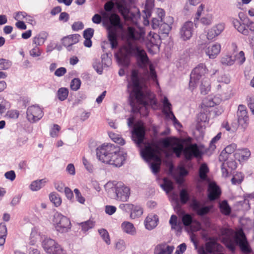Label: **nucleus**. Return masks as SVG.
Masks as SVG:
<instances>
[{
	"instance_id": "nucleus-50",
	"label": "nucleus",
	"mask_w": 254,
	"mask_h": 254,
	"mask_svg": "<svg viewBox=\"0 0 254 254\" xmlns=\"http://www.w3.org/2000/svg\"><path fill=\"white\" fill-rule=\"evenodd\" d=\"M235 60L229 55L223 56L221 60V63L224 65L230 66L234 64Z\"/></svg>"
},
{
	"instance_id": "nucleus-62",
	"label": "nucleus",
	"mask_w": 254,
	"mask_h": 254,
	"mask_svg": "<svg viewBox=\"0 0 254 254\" xmlns=\"http://www.w3.org/2000/svg\"><path fill=\"white\" fill-rule=\"evenodd\" d=\"M221 137V133H218L214 137H213L210 143V148L211 149L214 150L216 148L215 144L220 139Z\"/></svg>"
},
{
	"instance_id": "nucleus-49",
	"label": "nucleus",
	"mask_w": 254,
	"mask_h": 254,
	"mask_svg": "<svg viewBox=\"0 0 254 254\" xmlns=\"http://www.w3.org/2000/svg\"><path fill=\"white\" fill-rule=\"evenodd\" d=\"M169 223L173 229L179 230L180 228V224L178 222L177 216L172 215L170 219Z\"/></svg>"
},
{
	"instance_id": "nucleus-32",
	"label": "nucleus",
	"mask_w": 254,
	"mask_h": 254,
	"mask_svg": "<svg viewBox=\"0 0 254 254\" xmlns=\"http://www.w3.org/2000/svg\"><path fill=\"white\" fill-rule=\"evenodd\" d=\"M235 158L241 160H247L251 156V152L247 148H242L238 149L234 154Z\"/></svg>"
},
{
	"instance_id": "nucleus-63",
	"label": "nucleus",
	"mask_w": 254,
	"mask_h": 254,
	"mask_svg": "<svg viewBox=\"0 0 254 254\" xmlns=\"http://www.w3.org/2000/svg\"><path fill=\"white\" fill-rule=\"evenodd\" d=\"M4 177L6 179L12 182L15 179L16 174L14 171L10 170L5 173Z\"/></svg>"
},
{
	"instance_id": "nucleus-55",
	"label": "nucleus",
	"mask_w": 254,
	"mask_h": 254,
	"mask_svg": "<svg viewBox=\"0 0 254 254\" xmlns=\"http://www.w3.org/2000/svg\"><path fill=\"white\" fill-rule=\"evenodd\" d=\"M102 63L104 67H108L112 64L111 58L109 56L108 54H104L102 56Z\"/></svg>"
},
{
	"instance_id": "nucleus-31",
	"label": "nucleus",
	"mask_w": 254,
	"mask_h": 254,
	"mask_svg": "<svg viewBox=\"0 0 254 254\" xmlns=\"http://www.w3.org/2000/svg\"><path fill=\"white\" fill-rule=\"evenodd\" d=\"M121 228L124 232L128 235L134 236L136 234V229L133 224L130 222H123L121 224Z\"/></svg>"
},
{
	"instance_id": "nucleus-60",
	"label": "nucleus",
	"mask_w": 254,
	"mask_h": 254,
	"mask_svg": "<svg viewBox=\"0 0 254 254\" xmlns=\"http://www.w3.org/2000/svg\"><path fill=\"white\" fill-rule=\"evenodd\" d=\"M60 127L58 125H54L50 131V135L52 137L58 136L59 132L60 130Z\"/></svg>"
},
{
	"instance_id": "nucleus-48",
	"label": "nucleus",
	"mask_w": 254,
	"mask_h": 254,
	"mask_svg": "<svg viewBox=\"0 0 254 254\" xmlns=\"http://www.w3.org/2000/svg\"><path fill=\"white\" fill-rule=\"evenodd\" d=\"M244 178V176L242 173H237L231 179V182L233 185H239L243 182Z\"/></svg>"
},
{
	"instance_id": "nucleus-46",
	"label": "nucleus",
	"mask_w": 254,
	"mask_h": 254,
	"mask_svg": "<svg viewBox=\"0 0 254 254\" xmlns=\"http://www.w3.org/2000/svg\"><path fill=\"white\" fill-rule=\"evenodd\" d=\"M68 95V90L67 88L62 87L60 88L57 93L58 99L61 101L65 100Z\"/></svg>"
},
{
	"instance_id": "nucleus-39",
	"label": "nucleus",
	"mask_w": 254,
	"mask_h": 254,
	"mask_svg": "<svg viewBox=\"0 0 254 254\" xmlns=\"http://www.w3.org/2000/svg\"><path fill=\"white\" fill-rule=\"evenodd\" d=\"M79 225L81 227L82 231L86 232L94 227L95 222L93 220L90 219L79 223Z\"/></svg>"
},
{
	"instance_id": "nucleus-20",
	"label": "nucleus",
	"mask_w": 254,
	"mask_h": 254,
	"mask_svg": "<svg viewBox=\"0 0 254 254\" xmlns=\"http://www.w3.org/2000/svg\"><path fill=\"white\" fill-rule=\"evenodd\" d=\"M221 49V45L219 43H216L208 46H205L203 48V51L209 59H213L216 58L219 54Z\"/></svg>"
},
{
	"instance_id": "nucleus-53",
	"label": "nucleus",
	"mask_w": 254,
	"mask_h": 254,
	"mask_svg": "<svg viewBox=\"0 0 254 254\" xmlns=\"http://www.w3.org/2000/svg\"><path fill=\"white\" fill-rule=\"evenodd\" d=\"M11 66V62L6 59H0V70H6Z\"/></svg>"
},
{
	"instance_id": "nucleus-7",
	"label": "nucleus",
	"mask_w": 254,
	"mask_h": 254,
	"mask_svg": "<svg viewBox=\"0 0 254 254\" xmlns=\"http://www.w3.org/2000/svg\"><path fill=\"white\" fill-rule=\"evenodd\" d=\"M161 148L155 143H146L141 149V157L146 161L151 162L150 168L152 173L156 174L160 170L161 163Z\"/></svg>"
},
{
	"instance_id": "nucleus-45",
	"label": "nucleus",
	"mask_w": 254,
	"mask_h": 254,
	"mask_svg": "<svg viewBox=\"0 0 254 254\" xmlns=\"http://www.w3.org/2000/svg\"><path fill=\"white\" fill-rule=\"evenodd\" d=\"M200 22L204 25H210L213 21V15L212 13H207L202 16L200 19Z\"/></svg>"
},
{
	"instance_id": "nucleus-40",
	"label": "nucleus",
	"mask_w": 254,
	"mask_h": 254,
	"mask_svg": "<svg viewBox=\"0 0 254 254\" xmlns=\"http://www.w3.org/2000/svg\"><path fill=\"white\" fill-rule=\"evenodd\" d=\"M208 171L209 169L206 164H202L200 165L199 169V176L201 180H207V174Z\"/></svg>"
},
{
	"instance_id": "nucleus-58",
	"label": "nucleus",
	"mask_w": 254,
	"mask_h": 254,
	"mask_svg": "<svg viewBox=\"0 0 254 254\" xmlns=\"http://www.w3.org/2000/svg\"><path fill=\"white\" fill-rule=\"evenodd\" d=\"M189 194L185 189L182 190L180 192V199L183 203H186L189 200Z\"/></svg>"
},
{
	"instance_id": "nucleus-21",
	"label": "nucleus",
	"mask_w": 254,
	"mask_h": 254,
	"mask_svg": "<svg viewBox=\"0 0 254 254\" xmlns=\"http://www.w3.org/2000/svg\"><path fill=\"white\" fill-rule=\"evenodd\" d=\"M208 121L207 111L206 109L201 108L200 113L197 115L196 127L197 129L202 131L205 127V124Z\"/></svg>"
},
{
	"instance_id": "nucleus-30",
	"label": "nucleus",
	"mask_w": 254,
	"mask_h": 254,
	"mask_svg": "<svg viewBox=\"0 0 254 254\" xmlns=\"http://www.w3.org/2000/svg\"><path fill=\"white\" fill-rule=\"evenodd\" d=\"M80 37L78 34H73L64 37L62 39L63 44L65 47H69L78 42Z\"/></svg>"
},
{
	"instance_id": "nucleus-24",
	"label": "nucleus",
	"mask_w": 254,
	"mask_h": 254,
	"mask_svg": "<svg viewBox=\"0 0 254 254\" xmlns=\"http://www.w3.org/2000/svg\"><path fill=\"white\" fill-rule=\"evenodd\" d=\"M158 221L159 219L156 215L149 214L144 221L145 228L148 230L153 229L157 226Z\"/></svg>"
},
{
	"instance_id": "nucleus-25",
	"label": "nucleus",
	"mask_w": 254,
	"mask_h": 254,
	"mask_svg": "<svg viewBox=\"0 0 254 254\" xmlns=\"http://www.w3.org/2000/svg\"><path fill=\"white\" fill-rule=\"evenodd\" d=\"M237 145L235 143L227 146L223 150L219 156V159L221 162H226L228 159L229 156L236 150Z\"/></svg>"
},
{
	"instance_id": "nucleus-33",
	"label": "nucleus",
	"mask_w": 254,
	"mask_h": 254,
	"mask_svg": "<svg viewBox=\"0 0 254 254\" xmlns=\"http://www.w3.org/2000/svg\"><path fill=\"white\" fill-rule=\"evenodd\" d=\"M211 89L210 79L204 77L201 79V84L200 85V90L202 94H207Z\"/></svg>"
},
{
	"instance_id": "nucleus-23",
	"label": "nucleus",
	"mask_w": 254,
	"mask_h": 254,
	"mask_svg": "<svg viewBox=\"0 0 254 254\" xmlns=\"http://www.w3.org/2000/svg\"><path fill=\"white\" fill-rule=\"evenodd\" d=\"M244 106L240 105L239 106V110L242 109L238 113V123L243 128H246L249 124V117L247 115V112L244 109Z\"/></svg>"
},
{
	"instance_id": "nucleus-22",
	"label": "nucleus",
	"mask_w": 254,
	"mask_h": 254,
	"mask_svg": "<svg viewBox=\"0 0 254 254\" xmlns=\"http://www.w3.org/2000/svg\"><path fill=\"white\" fill-rule=\"evenodd\" d=\"M190 206L193 210L198 215H204L206 214L211 209V206H203L202 204L196 200H193Z\"/></svg>"
},
{
	"instance_id": "nucleus-35",
	"label": "nucleus",
	"mask_w": 254,
	"mask_h": 254,
	"mask_svg": "<svg viewBox=\"0 0 254 254\" xmlns=\"http://www.w3.org/2000/svg\"><path fill=\"white\" fill-rule=\"evenodd\" d=\"M143 213V208L140 206L132 204V207L130 210L129 217L131 219H134L141 217Z\"/></svg>"
},
{
	"instance_id": "nucleus-51",
	"label": "nucleus",
	"mask_w": 254,
	"mask_h": 254,
	"mask_svg": "<svg viewBox=\"0 0 254 254\" xmlns=\"http://www.w3.org/2000/svg\"><path fill=\"white\" fill-rule=\"evenodd\" d=\"M49 197L51 201L53 202L56 207L61 205L62 200L58 194L55 193H51L50 194Z\"/></svg>"
},
{
	"instance_id": "nucleus-14",
	"label": "nucleus",
	"mask_w": 254,
	"mask_h": 254,
	"mask_svg": "<svg viewBox=\"0 0 254 254\" xmlns=\"http://www.w3.org/2000/svg\"><path fill=\"white\" fill-rule=\"evenodd\" d=\"M232 23L235 28L244 35H249V31L254 33V21L248 19L247 21L242 23L238 19L233 18Z\"/></svg>"
},
{
	"instance_id": "nucleus-42",
	"label": "nucleus",
	"mask_w": 254,
	"mask_h": 254,
	"mask_svg": "<svg viewBox=\"0 0 254 254\" xmlns=\"http://www.w3.org/2000/svg\"><path fill=\"white\" fill-rule=\"evenodd\" d=\"M160 187L167 193H168L173 189L172 182L167 178L163 179V183L160 185Z\"/></svg>"
},
{
	"instance_id": "nucleus-56",
	"label": "nucleus",
	"mask_w": 254,
	"mask_h": 254,
	"mask_svg": "<svg viewBox=\"0 0 254 254\" xmlns=\"http://www.w3.org/2000/svg\"><path fill=\"white\" fill-rule=\"evenodd\" d=\"M81 85V81L78 78H74L70 83V88L74 91H77Z\"/></svg>"
},
{
	"instance_id": "nucleus-19",
	"label": "nucleus",
	"mask_w": 254,
	"mask_h": 254,
	"mask_svg": "<svg viewBox=\"0 0 254 254\" xmlns=\"http://www.w3.org/2000/svg\"><path fill=\"white\" fill-rule=\"evenodd\" d=\"M193 30V23L191 21H187L180 30V38L183 41H187L192 37Z\"/></svg>"
},
{
	"instance_id": "nucleus-36",
	"label": "nucleus",
	"mask_w": 254,
	"mask_h": 254,
	"mask_svg": "<svg viewBox=\"0 0 254 254\" xmlns=\"http://www.w3.org/2000/svg\"><path fill=\"white\" fill-rule=\"evenodd\" d=\"M161 102L163 105L162 111L166 117L168 118L170 116V114H173L172 111V105L166 96L163 97Z\"/></svg>"
},
{
	"instance_id": "nucleus-15",
	"label": "nucleus",
	"mask_w": 254,
	"mask_h": 254,
	"mask_svg": "<svg viewBox=\"0 0 254 254\" xmlns=\"http://www.w3.org/2000/svg\"><path fill=\"white\" fill-rule=\"evenodd\" d=\"M144 42L150 52L154 53L159 51L161 39L158 34L150 32Z\"/></svg>"
},
{
	"instance_id": "nucleus-28",
	"label": "nucleus",
	"mask_w": 254,
	"mask_h": 254,
	"mask_svg": "<svg viewBox=\"0 0 254 254\" xmlns=\"http://www.w3.org/2000/svg\"><path fill=\"white\" fill-rule=\"evenodd\" d=\"M174 247L169 246L166 244L157 245L154 250L155 254H171L174 250Z\"/></svg>"
},
{
	"instance_id": "nucleus-41",
	"label": "nucleus",
	"mask_w": 254,
	"mask_h": 254,
	"mask_svg": "<svg viewBox=\"0 0 254 254\" xmlns=\"http://www.w3.org/2000/svg\"><path fill=\"white\" fill-rule=\"evenodd\" d=\"M40 239V235L38 230L36 228L32 229L30 236V244L34 245Z\"/></svg>"
},
{
	"instance_id": "nucleus-5",
	"label": "nucleus",
	"mask_w": 254,
	"mask_h": 254,
	"mask_svg": "<svg viewBox=\"0 0 254 254\" xmlns=\"http://www.w3.org/2000/svg\"><path fill=\"white\" fill-rule=\"evenodd\" d=\"M222 242L232 252H234L237 245L245 253L251 252L245 234L242 229L235 232L232 229L224 228L221 230L220 237Z\"/></svg>"
},
{
	"instance_id": "nucleus-26",
	"label": "nucleus",
	"mask_w": 254,
	"mask_h": 254,
	"mask_svg": "<svg viewBox=\"0 0 254 254\" xmlns=\"http://www.w3.org/2000/svg\"><path fill=\"white\" fill-rule=\"evenodd\" d=\"M208 191V197L210 200H213L218 198L221 194L219 188L214 183H209Z\"/></svg>"
},
{
	"instance_id": "nucleus-10",
	"label": "nucleus",
	"mask_w": 254,
	"mask_h": 254,
	"mask_svg": "<svg viewBox=\"0 0 254 254\" xmlns=\"http://www.w3.org/2000/svg\"><path fill=\"white\" fill-rule=\"evenodd\" d=\"M209 72L204 64H199L192 70L190 75L189 88L193 91L197 86L198 81L205 77L204 76Z\"/></svg>"
},
{
	"instance_id": "nucleus-59",
	"label": "nucleus",
	"mask_w": 254,
	"mask_h": 254,
	"mask_svg": "<svg viewBox=\"0 0 254 254\" xmlns=\"http://www.w3.org/2000/svg\"><path fill=\"white\" fill-rule=\"evenodd\" d=\"M160 30L164 34L168 33L171 30L172 27L167 23L162 22L160 26Z\"/></svg>"
},
{
	"instance_id": "nucleus-27",
	"label": "nucleus",
	"mask_w": 254,
	"mask_h": 254,
	"mask_svg": "<svg viewBox=\"0 0 254 254\" xmlns=\"http://www.w3.org/2000/svg\"><path fill=\"white\" fill-rule=\"evenodd\" d=\"M48 182V181L46 178L36 180L31 183L29 188L32 191H37L43 188Z\"/></svg>"
},
{
	"instance_id": "nucleus-64",
	"label": "nucleus",
	"mask_w": 254,
	"mask_h": 254,
	"mask_svg": "<svg viewBox=\"0 0 254 254\" xmlns=\"http://www.w3.org/2000/svg\"><path fill=\"white\" fill-rule=\"evenodd\" d=\"M126 243L124 240H120L116 244V249L120 252L124 251L126 249Z\"/></svg>"
},
{
	"instance_id": "nucleus-37",
	"label": "nucleus",
	"mask_w": 254,
	"mask_h": 254,
	"mask_svg": "<svg viewBox=\"0 0 254 254\" xmlns=\"http://www.w3.org/2000/svg\"><path fill=\"white\" fill-rule=\"evenodd\" d=\"M179 217L181 219L183 224L185 227L190 226L192 223L193 220L191 215L182 211L178 214Z\"/></svg>"
},
{
	"instance_id": "nucleus-18",
	"label": "nucleus",
	"mask_w": 254,
	"mask_h": 254,
	"mask_svg": "<svg viewBox=\"0 0 254 254\" xmlns=\"http://www.w3.org/2000/svg\"><path fill=\"white\" fill-rule=\"evenodd\" d=\"M145 129L141 123L136 125L132 131V137L133 140L139 145L143 141L144 136Z\"/></svg>"
},
{
	"instance_id": "nucleus-11",
	"label": "nucleus",
	"mask_w": 254,
	"mask_h": 254,
	"mask_svg": "<svg viewBox=\"0 0 254 254\" xmlns=\"http://www.w3.org/2000/svg\"><path fill=\"white\" fill-rule=\"evenodd\" d=\"M228 92H223L221 95V97L219 96L209 95L205 98L201 103V108L206 109V108H211L215 105L219 104L222 100H227L232 97V94L229 91H231L230 88H227Z\"/></svg>"
},
{
	"instance_id": "nucleus-34",
	"label": "nucleus",
	"mask_w": 254,
	"mask_h": 254,
	"mask_svg": "<svg viewBox=\"0 0 254 254\" xmlns=\"http://www.w3.org/2000/svg\"><path fill=\"white\" fill-rule=\"evenodd\" d=\"M127 33L128 39L140 40V39L143 38L145 32L143 30H140L139 35V36H137L135 30L131 27H128Z\"/></svg>"
},
{
	"instance_id": "nucleus-29",
	"label": "nucleus",
	"mask_w": 254,
	"mask_h": 254,
	"mask_svg": "<svg viewBox=\"0 0 254 254\" xmlns=\"http://www.w3.org/2000/svg\"><path fill=\"white\" fill-rule=\"evenodd\" d=\"M13 17L16 20L24 19L27 22L32 25L35 24L36 23L33 17L24 11H19L15 13Z\"/></svg>"
},
{
	"instance_id": "nucleus-38",
	"label": "nucleus",
	"mask_w": 254,
	"mask_h": 254,
	"mask_svg": "<svg viewBox=\"0 0 254 254\" xmlns=\"http://www.w3.org/2000/svg\"><path fill=\"white\" fill-rule=\"evenodd\" d=\"M47 38V33L42 32L33 38V43L35 45L41 46L46 41Z\"/></svg>"
},
{
	"instance_id": "nucleus-6",
	"label": "nucleus",
	"mask_w": 254,
	"mask_h": 254,
	"mask_svg": "<svg viewBox=\"0 0 254 254\" xmlns=\"http://www.w3.org/2000/svg\"><path fill=\"white\" fill-rule=\"evenodd\" d=\"M160 143L165 148L170 147L178 157H180L182 152L188 160L200 157L202 154L201 151L196 144L189 145L184 148L183 144L176 138H164L160 140Z\"/></svg>"
},
{
	"instance_id": "nucleus-47",
	"label": "nucleus",
	"mask_w": 254,
	"mask_h": 254,
	"mask_svg": "<svg viewBox=\"0 0 254 254\" xmlns=\"http://www.w3.org/2000/svg\"><path fill=\"white\" fill-rule=\"evenodd\" d=\"M208 11V9L205 8V5L204 4H201L197 8L195 18V19L198 20L201 16H203L207 14Z\"/></svg>"
},
{
	"instance_id": "nucleus-12",
	"label": "nucleus",
	"mask_w": 254,
	"mask_h": 254,
	"mask_svg": "<svg viewBox=\"0 0 254 254\" xmlns=\"http://www.w3.org/2000/svg\"><path fill=\"white\" fill-rule=\"evenodd\" d=\"M44 251L48 254H66L62 247L54 240L45 238L42 242Z\"/></svg>"
},
{
	"instance_id": "nucleus-13",
	"label": "nucleus",
	"mask_w": 254,
	"mask_h": 254,
	"mask_svg": "<svg viewBox=\"0 0 254 254\" xmlns=\"http://www.w3.org/2000/svg\"><path fill=\"white\" fill-rule=\"evenodd\" d=\"M199 254H224V248L214 240H210L198 251Z\"/></svg>"
},
{
	"instance_id": "nucleus-52",
	"label": "nucleus",
	"mask_w": 254,
	"mask_h": 254,
	"mask_svg": "<svg viewBox=\"0 0 254 254\" xmlns=\"http://www.w3.org/2000/svg\"><path fill=\"white\" fill-rule=\"evenodd\" d=\"M98 232L102 238L103 240L107 245H110L111 244V241L110 239L109 233L107 231L104 229H99Z\"/></svg>"
},
{
	"instance_id": "nucleus-44",
	"label": "nucleus",
	"mask_w": 254,
	"mask_h": 254,
	"mask_svg": "<svg viewBox=\"0 0 254 254\" xmlns=\"http://www.w3.org/2000/svg\"><path fill=\"white\" fill-rule=\"evenodd\" d=\"M109 135L111 139L115 142L121 145L125 144V140L120 135L113 132H110Z\"/></svg>"
},
{
	"instance_id": "nucleus-16",
	"label": "nucleus",
	"mask_w": 254,
	"mask_h": 254,
	"mask_svg": "<svg viewBox=\"0 0 254 254\" xmlns=\"http://www.w3.org/2000/svg\"><path fill=\"white\" fill-rule=\"evenodd\" d=\"M43 116V112L38 105H32L28 107L26 111L27 120L34 123L39 121Z\"/></svg>"
},
{
	"instance_id": "nucleus-61",
	"label": "nucleus",
	"mask_w": 254,
	"mask_h": 254,
	"mask_svg": "<svg viewBox=\"0 0 254 254\" xmlns=\"http://www.w3.org/2000/svg\"><path fill=\"white\" fill-rule=\"evenodd\" d=\"M119 208L126 212H130V210L132 207V204L131 203H122L119 206Z\"/></svg>"
},
{
	"instance_id": "nucleus-43",
	"label": "nucleus",
	"mask_w": 254,
	"mask_h": 254,
	"mask_svg": "<svg viewBox=\"0 0 254 254\" xmlns=\"http://www.w3.org/2000/svg\"><path fill=\"white\" fill-rule=\"evenodd\" d=\"M220 209L222 213L225 215H229L231 211V207L226 200H224L220 203Z\"/></svg>"
},
{
	"instance_id": "nucleus-4",
	"label": "nucleus",
	"mask_w": 254,
	"mask_h": 254,
	"mask_svg": "<svg viewBox=\"0 0 254 254\" xmlns=\"http://www.w3.org/2000/svg\"><path fill=\"white\" fill-rule=\"evenodd\" d=\"M98 159L102 162L120 167L126 158V154L120 151L119 147L112 144H103L96 150Z\"/></svg>"
},
{
	"instance_id": "nucleus-57",
	"label": "nucleus",
	"mask_w": 254,
	"mask_h": 254,
	"mask_svg": "<svg viewBox=\"0 0 254 254\" xmlns=\"http://www.w3.org/2000/svg\"><path fill=\"white\" fill-rule=\"evenodd\" d=\"M94 68L99 74H102L103 68L105 67L102 63H100L99 61L96 60L93 64Z\"/></svg>"
},
{
	"instance_id": "nucleus-9",
	"label": "nucleus",
	"mask_w": 254,
	"mask_h": 254,
	"mask_svg": "<svg viewBox=\"0 0 254 254\" xmlns=\"http://www.w3.org/2000/svg\"><path fill=\"white\" fill-rule=\"evenodd\" d=\"M52 222L56 230L61 233L68 232L71 227L69 219L58 212L54 214Z\"/></svg>"
},
{
	"instance_id": "nucleus-8",
	"label": "nucleus",
	"mask_w": 254,
	"mask_h": 254,
	"mask_svg": "<svg viewBox=\"0 0 254 254\" xmlns=\"http://www.w3.org/2000/svg\"><path fill=\"white\" fill-rule=\"evenodd\" d=\"M108 193L115 192L117 198L123 201H126L130 195V189L121 182H109L105 186Z\"/></svg>"
},
{
	"instance_id": "nucleus-1",
	"label": "nucleus",
	"mask_w": 254,
	"mask_h": 254,
	"mask_svg": "<svg viewBox=\"0 0 254 254\" xmlns=\"http://www.w3.org/2000/svg\"><path fill=\"white\" fill-rule=\"evenodd\" d=\"M127 88L131 98V106L133 109L134 108L132 100H135L138 104L135 110L141 115L145 116L148 114V106L152 108L156 106L157 101L154 94L140 81L137 70H132L130 79L128 81Z\"/></svg>"
},
{
	"instance_id": "nucleus-54",
	"label": "nucleus",
	"mask_w": 254,
	"mask_h": 254,
	"mask_svg": "<svg viewBox=\"0 0 254 254\" xmlns=\"http://www.w3.org/2000/svg\"><path fill=\"white\" fill-rule=\"evenodd\" d=\"M42 54V50L38 47V46L35 45L31 50L29 51L30 55L33 58H37L40 57Z\"/></svg>"
},
{
	"instance_id": "nucleus-2",
	"label": "nucleus",
	"mask_w": 254,
	"mask_h": 254,
	"mask_svg": "<svg viewBox=\"0 0 254 254\" xmlns=\"http://www.w3.org/2000/svg\"><path fill=\"white\" fill-rule=\"evenodd\" d=\"M134 54L136 57L139 65L142 68H146L147 65L149 67L148 77L150 79L156 82L157 87H159V83L157 80V75L155 67L151 64L147 56L145 51L136 44H131L128 42L127 44L121 47L118 53L116 54V57L119 64L123 66L128 65L130 62V57Z\"/></svg>"
},
{
	"instance_id": "nucleus-17",
	"label": "nucleus",
	"mask_w": 254,
	"mask_h": 254,
	"mask_svg": "<svg viewBox=\"0 0 254 254\" xmlns=\"http://www.w3.org/2000/svg\"><path fill=\"white\" fill-rule=\"evenodd\" d=\"M225 28V24L219 22L209 28L207 31L206 37L208 40H215L220 35Z\"/></svg>"
},
{
	"instance_id": "nucleus-3",
	"label": "nucleus",
	"mask_w": 254,
	"mask_h": 254,
	"mask_svg": "<svg viewBox=\"0 0 254 254\" xmlns=\"http://www.w3.org/2000/svg\"><path fill=\"white\" fill-rule=\"evenodd\" d=\"M114 6L113 2L108 1L104 5L105 10L100 12L102 15V24L107 30L108 39L112 48L117 46L118 30L123 31V26L119 16L112 12Z\"/></svg>"
}]
</instances>
